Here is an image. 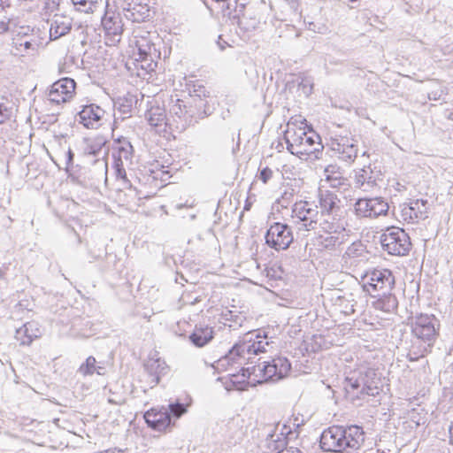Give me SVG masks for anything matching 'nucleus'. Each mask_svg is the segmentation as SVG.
Listing matches in <instances>:
<instances>
[{"mask_svg": "<svg viewBox=\"0 0 453 453\" xmlns=\"http://www.w3.org/2000/svg\"><path fill=\"white\" fill-rule=\"evenodd\" d=\"M145 369L150 376V383L155 386L159 383L160 377L166 372L167 367L165 365V363L156 359L145 365Z\"/></svg>", "mask_w": 453, "mask_h": 453, "instance_id": "32", "label": "nucleus"}, {"mask_svg": "<svg viewBox=\"0 0 453 453\" xmlns=\"http://www.w3.org/2000/svg\"><path fill=\"white\" fill-rule=\"evenodd\" d=\"M2 5V0H0V6Z\"/></svg>", "mask_w": 453, "mask_h": 453, "instance_id": "63", "label": "nucleus"}, {"mask_svg": "<svg viewBox=\"0 0 453 453\" xmlns=\"http://www.w3.org/2000/svg\"><path fill=\"white\" fill-rule=\"evenodd\" d=\"M145 118L151 127H162L167 125L165 110L158 104L151 105L150 108L147 110Z\"/></svg>", "mask_w": 453, "mask_h": 453, "instance_id": "27", "label": "nucleus"}, {"mask_svg": "<svg viewBox=\"0 0 453 453\" xmlns=\"http://www.w3.org/2000/svg\"><path fill=\"white\" fill-rule=\"evenodd\" d=\"M144 419L149 427L158 432L165 431L174 426V420L171 419L168 410L164 407L160 410L152 408L146 411Z\"/></svg>", "mask_w": 453, "mask_h": 453, "instance_id": "14", "label": "nucleus"}, {"mask_svg": "<svg viewBox=\"0 0 453 453\" xmlns=\"http://www.w3.org/2000/svg\"><path fill=\"white\" fill-rule=\"evenodd\" d=\"M380 172L372 168L371 165H365L363 168L356 171L355 186L362 188L364 191H371L376 185Z\"/></svg>", "mask_w": 453, "mask_h": 453, "instance_id": "16", "label": "nucleus"}, {"mask_svg": "<svg viewBox=\"0 0 453 453\" xmlns=\"http://www.w3.org/2000/svg\"><path fill=\"white\" fill-rule=\"evenodd\" d=\"M364 251L363 245L361 242H353L351 245H349L344 254V257H358L362 254Z\"/></svg>", "mask_w": 453, "mask_h": 453, "instance_id": "47", "label": "nucleus"}, {"mask_svg": "<svg viewBox=\"0 0 453 453\" xmlns=\"http://www.w3.org/2000/svg\"><path fill=\"white\" fill-rule=\"evenodd\" d=\"M290 370L289 360L285 357L278 356L258 365L242 367V376L248 379L252 378L254 384H262L282 380L288 375Z\"/></svg>", "mask_w": 453, "mask_h": 453, "instance_id": "3", "label": "nucleus"}, {"mask_svg": "<svg viewBox=\"0 0 453 453\" xmlns=\"http://www.w3.org/2000/svg\"><path fill=\"white\" fill-rule=\"evenodd\" d=\"M324 173L326 180L330 182L333 188H339L343 185L344 178L342 177L340 166L337 165H327L324 170Z\"/></svg>", "mask_w": 453, "mask_h": 453, "instance_id": "33", "label": "nucleus"}, {"mask_svg": "<svg viewBox=\"0 0 453 453\" xmlns=\"http://www.w3.org/2000/svg\"><path fill=\"white\" fill-rule=\"evenodd\" d=\"M74 154L71 149L66 152V166L70 167L73 164Z\"/></svg>", "mask_w": 453, "mask_h": 453, "instance_id": "54", "label": "nucleus"}, {"mask_svg": "<svg viewBox=\"0 0 453 453\" xmlns=\"http://www.w3.org/2000/svg\"><path fill=\"white\" fill-rule=\"evenodd\" d=\"M202 93L203 95L201 93H197V90H195V94L190 95L187 100L188 121L190 123V126L195 125L200 119H203L211 114V112H209L205 91L203 90Z\"/></svg>", "mask_w": 453, "mask_h": 453, "instance_id": "10", "label": "nucleus"}, {"mask_svg": "<svg viewBox=\"0 0 453 453\" xmlns=\"http://www.w3.org/2000/svg\"><path fill=\"white\" fill-rule=\"evenodd\" d=\"M71 29V18L64 15H55L50 27V39L54 41L65 36Z\"/></svg>", "mask_w": 453, "mask_h": 453, "instance_id": "23", "label": "nucleus"}, {"mask_svg": "<svg viewBox=\"0 0 453 453\" xmlns=\"http://www.w3.org/2000/svg\"><path fill=\"white\" fill-rule=\"evenodd\" d=\"M113 168L115 170V175L118 180H121L125 186H131L129 180L127 177L126 169L123 165V160L114 159Z\"/></svg>", "mask_w": 453, "mask_h": 453, "instance_id": "43", "label": "nucleus"}, {"mask_svg": "<svg viewBox=\"0 0 453 453\" xmlns=\"http://www.w3.org/2000/svg\"><path fill=\"white\" fill-rule=\"evenodd\" d=\"M213 338V330L207 326H196L193 333L189 335L190 342L196 347H203Z\"/></svg>", "mask_w": 453, "mask_h": 453, "instance_id": "28", "label": "nucleus"}, {"mask_svg": "<svg viewBox=\"0 0 453 453\" xmlns=\"http://www.w3.org/2000/svg\"><path fill=\"white\" fill-rule=\"evenodd\" d=\"M365 441V432L357 425L332 426L320 435V448L324 451L342 453L346 449H358Z\"/></svg>", "mask_w": 453, "mask_h": 453, "instance_id": "1", "label": "nucleus"}, {"mask_svg": "<svg viewBox=\"0 0 453 453\" xmlns=\"http://www.w3.org/2000/svg\"><path fill=\"white\" fill-rule=\"evenodd\" d=\"M374 197L372 198H359L354 204L355 212L360 218H373L372 210H373Z\"/></svg>", "mask_w": 453, "mask_h": 453, "instance_id": "34", "label": "nucleus"}, {"mask_svg": "<svg viewBox=\"0 0 453 453\" xmlns=\"http://www.w3.org/2000/svg\"><path fill=\"white\" fill-rule=\"evenodd\" d=\"M380 242L383 250L391 256H406L411 249L409 234L397 226L387 227L381 234Z\"/></svg>", "mask_w": 453, "mask_h": 453, "instance_id": "5", "label": "nucleus"}, {"mask_svg": "<svg viewBox=\"0 0 453 453\" xmlns=\"http://www.w3.org/2000/svg\"><path fill=\"white\" fill-rule=\"evenodd\" d=\"M332 150L344 162L352 163L357 156V142L353 137H336L331 142Z\"/></svg>", "mask_w": 453, "mask_h": 453, "instance_id": "11", "label": "nucleus"}, {"mask_svg": "<svg viewBox=\"0 0 453 453\" xmlns=\"http://www.w3.org/2000/svg\"><path fill=\"white\" fill-rule=\"evenodd\" d=\"M104 112V109L95 104L84 105L78 112L79 121L87 128H94L95 124H98Z\"/></svg>", "mask_w": 453, "mask_h": 453, "instance_id": "18", "label": "nucleus"}, {"mask_svg": "<svg viewBox=\"0 0 453 453\" xmlns=\"http://www.w3.org/2000/svg\"><path fill=\"white\" fill-rule=\"evenodd\" d=\"M362 383H364V379L361 377V373L357 375L353 374L351 376H348L345 379L344 382V389L347 393L354 392L355 390L362 389Z\"/></svg>", "mask_w": 453, "mask_h": 453, "instance_id": "39", "label": "nucleus"}, {"mask_svg": "<svg viewBox=\"0 0 453 453\" xmlns=\"http://www.w3.org/2000/svg\"><path fill=\"white\" fill-rule=\"evenodd\" d=\"M287 150L293 155L309 156L314 159L320 158L323 151L320 136L312 129L305 130L304 127H296L288 125L284 134Z\"/></svg>", "mask_w": 453, "mask_h": 453, "instance_id": "2", "label": "nucleus"}, {"mask_svg": "<svg viewBox=\"0 0 453 453\" xmlns=\"http://www.w3.org/2000/svg\"><path fill=\"white\" fill-rule=\"evenodd\" d=\"M363 453H375L373 449H366L365 450Z\"/></svg>", "mask_w": 453, "mask_h": 453, "instance_id": "60", "label": "nucleus"}, {"mask_svg": "<svg viewBox=\"0 0 453 453\" xmlns=\"http://www.w3.org/2000/svg\"><path fill=\"white\" fill-rule=\"evenodd\" d=\"M440 321L433 314H418L412 318L411 332L426 346L432 347L439 334Z\"/></svg>", "mask_w": 453, "mask_h": 453, "instance_id": "6", "label": "nucleus"}, {"mask_svg": "<svg viewBox=\"0 0 453 453\" xmlns=\"http://www.w3.org/2000/svg\"><path fill=\"white\" fill-rule=\"evenodd\" d=\"M42 331L36 321H29L18 328L15 338L21 345H30L35 339L41 337Z\"/></svg>", "mask_w": 453, "mask_h": 453, "instance_id": "17", "label": "nucleus"}, {"mask_svg": "<svg viewBox=\"0 0 453 453\" xmlns=\"http://www.w3.org/2000/svg\"><path fill=\"white\" fill-rule=\"evenodd\" d=\"M321 238L322 247L330 250L336 249L340 245L343 244L345 242V235L340 234V233H338L337 234L328 235Z\"/></svg>", "mask_w": 453, "mask_h": 453, "instance_id": "38", "label": "nucleus"}, {"mask_svg": "<svg viewBox=\"0 0 453 453\" xmlns=\"http://www.w3.org/2000/svg\"><path fill=\"white\" fill-rule=\"evenodd\" d=\"M216 43L220 50H224L226 47L230 46V44L223 39L221 35L218 36Z\"/></svg>", "mask_w": 453, "mask_h": 453, "instance_id": "53", "label": "nucleus"}, {"mask_svg": "<svg viewBox=\"0 0 453 453\" xmlns=\"http://www.w3.org/2000/svg\"><path fill=\"white\" fill-rule=\"evenodd\" d=\"M103 371H104V367H102V366H96L95 372H96L97 374H99V375L104 374Z\"/></svg>", "mask_w": 453, "mask_h": 453, "instance_id": "57", "label": "nucleus"}, {"mask_svg": "<svg viewBox=\"0 0 453 453\" xmlns=\"http://www.w3.org/2000/svg\"><path fill=\"white\" fill-rule=\"evenodd\" d=\"M296 195V190L293 187H286L284 191L281 193L280 198L277 199V203L282 208H288V206L292 203L294 196Z\"/></svg>", "mask_w": 453, "mask_h": 453, "instance_id": "42", "label": "nucleus"}, {"mask_svg": "<svg viewBox=\"0 0 453 453\" xmlns=\"http://www.w3.org/2000/svg\"><path fill=\"white\" fill-rule=\"evenodd\" d=\"M374 296L378 297L376 302V306L378 309L382 310L385 312H393L397 309L398 301L395 295L392 294V291H388V293H380L379 295H374Z\"/></svg>", "mask_w": 453, "mask_h": 453, "instance_id": "31", "label": "nucleus"}, {"mask_svg": "<svg viewBox=\"0 0 453 453\" xmlns=\"http://www.w3.org/2000/svg\"><path fill=\"white\" fill-rule=\"evenodd\" d=\"M441 94H442V90L432 91V92L428 93V98L430 100L436 101V100H439L441 98Z\"/></svg>", "mask_w": 453, "mask_h": 453, "instance_id": "55", "label": "nucleus"}, {"mask_svg": "<svg viewBox=\"0 0 453 453\" xmlns=\"http://www.w3.org/2000/svg\"><path fill=\"white\" fill-rule=\"evenodd\" d=\"M449 441H450V444L453 445V423H451V425L449 426Z\"/></svg>", "mask_w": 453, "mask_h": 453, "instance_id": "56", "label": "nucleus"}, {"mask_svg": "<svg viewBox=\"0 0 453 453\" xmlns=\"http://www.w3.org/2000/svg\"><path fill=\"white\" fill-rule=\"evenodd\" d=\"M402 216L403 220L408 222H413L414 220H417L416 218H414V212L412 211V209L411 208V204L404 203L402 207Z\"/></svg>", "mask_w": 453, "mask_h": 453, "instance_id": "48", "label": "nucleus"}, {"mask_svg": "<svg viewBox=\"0 0 453 453\" xmlns=\"http://www.w3.org/2000/svg\"><path fill=\"white\" fill-rule=\"evenodd\" d=\"M96 358L92 356H89L86 361L81 365L78 372L83 376L92 375L96 371Z\"/></svg>", "mask_w": 453, "mask_h": 453, "instance_id": "45", "label": "nucleus"}, {"mask_svg": "<svg viewBox=\"0 0 453 453\" xmlns=\"http://www.w3.org/2000/svg\"><path fill=\"white\" fill-rule=\"evenodd\" d=\"M373 203V210H372V212H370V214L373 215V218H377L381 215H387L389 206L382 197H374Z\"/></svg>", "mask_w": 453, "mask_h": 453, "instance_id": "40", "label": "nucleus"}, {"mask_svg": "<svg viewBox=\"0 0 453 453\" xmlns=\"http://www.w3.org/2000/svg\"><path fill=\"white\" fill-rule=\"evenodd\" d=\"M245 4H239L238 0H228L226 7L223 9V15L232 20V24H236L241 29L247 30L242 26L241 16L243 15Z\"/></svg>", "mask_w": 453, "mask_h": 453, "instance_id": "25", "label": "nucleus"}, {"mask_svg": "<svg viewBox=\"0 0 453 453\" xmlns=\"http://www.w3.org/2000/svg\"><path fill=\"white\" fill-rule=\"evenodd\" d=\"M337 228H339V226H337L336 228L334 229V226H330V231H333L334 234L338 233V230Z\"/></svg>", "mask_w": 453, "mask_h": 453, "instance_id": "59", "label": "nucleus"}, {"mask_svg": "<svg viewBox=\"0 0 453 453\" xmlns=\"http://www.w3.org/2000/svg\"><path fill=\"white\" fill-rule=\"evenodd\" d=\"M276 149H277L279 151H280V149H283V144H282L280 142H278V145L276 146Z\"/></svg>", "mask_w": 453, "mask_h": 453, "instance_id": "58", "label": "nucleus"}, {"mask_svg": "<svg viewBox=\"0 0 453 453\" xmlns=\"http://www.w3.org/2000/svg\"><path fill=\"white\" fill-rule=\"evenodd\" d=\"M298 88L302 90L306 96H309L312 93L313 82L308 77H302L301 81L298 82Z\"/></svg>", "mask_w": 453, "mask_h": 453, "instance_id": "46", "label": "nucleus"}, {"mask_svg": "<svg viewBox=\"0 0 453 453\" xmlns=\"http://www.w3.org/2000/svg\"><path fill=\"white\" fill-rule=\"evenodd\" d=\"M271 343L265 334L261 336L260 334H248L242 341L236 342L229 349L228 353L220 358L219 362L221 365H224L225 362L229 363L231 361L236 363L237 360L247 359L248 364H253L255 362L253 361L252 355L257 356L261 353H265L267 347H269Z\"/></svg>", "mask_w": 453, "mask_h": 453, "instance_id": "4", "label": "nucleus"}, {"mask_svg": "<svg viewBox=\"0 0 453 453\" xmlns=\"http://www.w3.org/2000/svg\"><path fill=\"white\" fill-rule=\"evenodd\" d=\"M169 113L173 117H176L178 119H176L178 124L177 128H180V130H186L188 127H190V123L188 121L187 101L179 98H171Z\"/></svg>", "mask_w": 453, "mask_h": 453, "instance_id": "21", "label": "nucleus"}, {"mask_svg": "<svg viewBox=\"0 0 453 453\" xmlns=\"http://www.w3.org/2000/svg\"><path fill=\"white\" fill-rule=\"evenodd\" d=\"M125 17L133 22L144 21L150 16V9L143 0H128L124 4Z\"/></svg>", "mask_w": 453, "mask_h": 453, "instance_id": "15", "label": "nucleus"}, {"mask_svg": "<svg viewBox=\"0 0 453 453\" xmlns=\"http://www.w3.org/2000/svg\"><path fill=\"white\" fill-rule=\"evenodd\" d=\"M361 377L364 379V383H362V389L359 392L360 396L378 395L380 391V381L379 378H376V372L373 370H367L365 373H361Z\"/></svg>", "mask_w": 453, "mask_h": 453, "instance_id": "24", "label": "nucleus"}, {"mask_svg": "<svg viewBox=\"0 0 453 453\" xmlns=\"http://www.w3.org/2000/svg\"><path fill=\"white\" fill-rule=\"evenodd\" d=\"M137 56L136 61L141 63V67L147 71H153L157 66L156 58L159 57V52L157 50L155 44L151 43L145 38H142L136 42Z\"/></svg>", "mask_w": 453, "mask_h": 453, "instance_id": "13", "label": "nucleus"}, {"mask_svg": "<svg viewBox=\"0 0 453 453\" xmlns=\"http://www.w3.org/2000/svg\"><path fill=\"white\" fill-rule=\"evenodd\" d=\"M318 206L307 201L295 203L292 208V218L303 223L304 230H314L318 225Z\"/></svg>", "mask_w": 453, "mask_h": 453, "instance_id": "8", "label": "nucleus"}, {"mask_svg": "<svg viewBox=\"0 0 453 453\" xmlns=\"http://www.w3.org/2000/svg\"><path fill=\"white\" fill-rule=\"evenodd\" d=\"M76 11L93 13L102 4L103 0H71Z\"/></svg>", "mask_w": 453, "mask_h": 453, "instance_id": "36", "label": "nucleus"}, {"mask_svg": "<svg viewBox=\"0 0 453 453\" xmlns=\"http://www.w3.org/2000/svg\"><path fill=\"white\" fill-rule=\"evenodd\" d=\"M231 383H232V386H233V387H235L236 380H231Z\"/></svg>", "mask_w": 453, "mask_h": 453, "instance_id": "62", "label": "nucleus"}, {"mask_svg": "<svg viewBox=\"0 0 453 453\" xmlns=\"http://www.w3.org/2000/svg\"><path fill=\"white\" fill-rule=\"evenodd\" d=\"M273 176V171L269 167H265L259 172L258 178L264 183H266Z\"/></svg>", "mask_w": 453, "mask_h": 453, "instance_id": "51", "label": "nucleus"}, {"mask_svg": "<svg viewBox=\"0 0 453 453\" xmlns=\"http://www.w3.org/2000/svg\"><path fill=\"white\" fill-rule=\"evenodd\" d=\"M353 295L352 294H349V297H347V296H339L338 297V305L342 307L343 309V312L345 314H353L355 312V304H356V302L354 301V299L352 298Z\"/></svg>", "mask_w": 453, "mask_h": 453, "instance_id": "44", "label": "nucleus"}, {"mask_svg": "<svg viewBox=\"0 0 453 453\" xmlns=\"http://www.w3.org/2000/svg\"><path fill=\"white\" fill-rule=\"evenodd\" d=\"M448 119H450V120H453V112L449 113Z\"/></svg>", "mask_w": 453, "mask_h": 453, "instance_id": "61", "label": "nucleus"}, {"mask_svg": "<svg viewBox=\"0 0 453 453\" xmlns=\"http://www.w3.org/2000/svg\"><path fill=\"white\" fill-rule=\"evenodd\" d=\"M188 399V403H181L180 399H175L174 401L170 402L168 407L165 408L168 410L169 414L171 415V419L174 420V422L179 419L182 415L187 413L188 407L190 405L191 399Z\"/></svg>", "mask_w": 453, "mask_h": 453, "instance_id": "35", "label": "nucleus"}, {"mask_svg": "<svg viewBox=\"0 0 453 453\" xmlns=\"http://www.w3.org/2000/svg\"><path fill=\"white\" fill-rule=\"evenodd\" d=\"M428 349H430V347L424 346L423 349L420 351V353H417L413 350H410V352L407 356L408 359L411 362L417 361L419 357H424L425 352H426L428 350Z\"/></svg>", "mask_w": 453, "mask_h": 453, "instance_id": "52", "label": "nucleus"}, {"mask_svg": "<svg viewBox=\"0 0 453 453\" xmlns=\"http://www.w3.org/2000/svg\"><path fill=\"white\" fill-rule=\"evenodd\" d=\"M37 45L27 40L26 36L17 35L12 40V54L14 56L24 57L26 55H34L36 52Z\"/></svg>", "mask_w": 453, "mask_h": 453, "instance_id": "26", "label": "nucleus"}, {"mask_svg": "<svg viewBox=\"0 0 453 453\" xmlns=\"http://www.w3.org/2000/svg\"><path fill=\"white\" fill-rule=\"evenodd\" d=\"M293 434L291 428L286 425L282 426L280 434L271 433L267 435V440H271L273 446H270L273 450H278L277 453H302L297 448L289 447L281 449L287 445V438Z\"/></svg>", "mask_w": 453, "mask_h": 453, "instance_id": "20", "label": "nucleus"}, {"mask_svg": "<svg viewBox=\"0 0 453 453\" xmlns=\"http://www.w3.org/2000/svg\"><path fill=\"white\" fill-rule=\"evenodd\" d=\"M265 244L276 251L288 250L294 242L292 228L285 223L274 222L265 234Z\"/></svg>", "mask_w": 453, "mask_h": 453, "instance_id": "7", "label": "nucleus"}, {"mask_svg": "<svg viewBox=\"0 0 453 453\" xmlns=\"http://www.w3.org/2000/svg\"><path fill=\"white\" fill-rule=\"evenodd\" d=\"M319 196V203L322 213L330 214L334 212L336 209H339L338 203L340 200L334 193L328 190L321 191Z\"/></svg>", "mask_w": 453, "mask_h": 453, "instance_id": "29", "label": "nucleus"}, {"mask_svg": "<svg viewBox=\"0 0 453 453\" xmlns=\"http://www.w3.org/2000/svg\"><path fill=\"white\" fill-rule=\"evenodd\" d=\"M102 26L105 31L106 36L111 42H119L123 32L122 19L119 15H108L107 13L102 19Z\"/></svg>", "mask_w": 453, "mask_h": 453, "instance_id": "19", "label": "nucleus"}, {"mask_svg": "<svg viewBox=\"0 0 453 453\" xmlns=\"http://www.w3.org/2000/svg\"><path fill=\"white\" fill-rule=\"evenodd\" d=\"M411 208L414 212V218L418 219H425L428 217L429 204L428 201L425 199H415L410 202Z\"/></svg>", "mask_w": 453, "mask_h": 453, "instance_id": "37", "label": "nucleus"}, {"mask_svg": "<svg viewBox=\"0 0 453 453\" xmlns=\"http://www.w3.org/2000/svg\"><path fill=\"white\" fill-rule=\"evenodd\" d=\"M367 284L375 295L388 293L395 286V277L388 269H374L366 275Z\"/></svg>", "mask_w": 453, "mask_h": 453, "instance_id": "9", "label": "nucleus"}, {"mask_svg": "<svg viewBox=\"0 0 453 453\" xmlns=\"http://www.w3.org/2000/svg\"><path fill=\"white\" fill-rule=\"evenodd\" d=\"M12 115V108L8 107L4 104H0V124L4 123L11 119Z\"/></svg>", "mask_w": 453, "mask_h": 453, "instance_id": "49", "label": "nucleus"}, {"mask_svg": "<svg viewBox=\"0 0 453 453\" xmlns=\"http://www.w3.org/2000/svg\"><path fill=\"white\" fill-rule=\"evenodd\" d=\"M136 103V96L131 94L118 97L114 101V107L117 111V113L114 114L115 121L119 119L124 120L131 117L134 106Z\"/></svg>", "mask_w": 453, "mask_h": 453, "instance_id": "22", "label": "nucleus"}, {"mask_svg": "<svg viewBox=\"0 0 453 453\" xmlns=\"http://www.w3.org/2000/svg\"><path fill=\"white\" fill-rule=\"evenodd\" d=\"M222 319L226 321H233L235 324L241 325L242 318L238 314H234V311L226 310L222 312Z\"/></svg>", "mask_w": 453, "mask_h": 453, "instance_id": "50", "label": "nucleus"}, {"mask_svg": "<svg viewBox=\"0 0 453 453\" xmlns=\"http://www.w3.org/2000/svg\"><path fill=\"white\" fill-rule=\"evenodd\" d=\"M265 276L271 280H281L284 275L282 267L278 264H273L265 267Z\"/></svg>", "mask_w": 453, "mask_h": 453, "instance_id": "41", "label": "nucleus"}, {"mask_svg": "<svg viewBox=\"0 0 453 453\" xmlns=\"http://www.w3.org/2000/svg\"><path fill=\"white\" fill-rule=\"evenodd\" d=\"M115 149L118 151V156L114 159H120L131 162L134 155V147L128 138L120 136L114 140Z\"/></svg>", "mask_w": 453, "mask_h": 453, "instance_id": "30", "label": "nucleus"}, {"mask_svg": "<svg viewBox=\"0 0 453 453\" xmlns=\"http://www.w3.org/2000/svg\"><path fill=\"white\" fill-rule=\"evenodd\" d=\"M76 82L71 78H62L55 81L50 89V101L58 104L65 103L73 97L75 91Z\"/></svg>", "mask_w": 453, "mask_h": 453, "instance_id": "12", "label": "nucleus"}]
</instances>
